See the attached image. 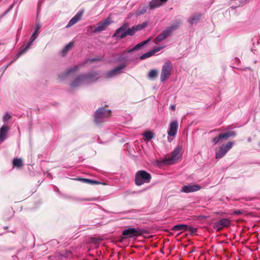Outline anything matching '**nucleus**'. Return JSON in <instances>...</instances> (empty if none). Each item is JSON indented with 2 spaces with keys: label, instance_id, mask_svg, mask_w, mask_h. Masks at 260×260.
<instances>
[{
  "label": "nucleus",
  "instance_id": "1",
  "mask_svg": "<svg viewBox=\"0 0 260 260\" xmlns=\"http://www.w3.org/2000/svg\"><path fill=\"white\" fill-rule=\"evenodd\" d=\"M151 179V175L144 170L136 172L135 177V183L137 186H140L144 183H148Z\"/></svg>",
  "mask_w": 260,
  "mask_h": 260
},
{
  "label": "nucleus",
  "instance_id": "2",
  "mask_svg": "<svg viewBox=\"0 0 260 260\" xmlns=\"http://www.w3.org/2000/svg\"><path fill=\"white\" fill-rule=\"evenodd\" d=\"M122 233L123 235H124L125 237H126L127 239H129L142 236L144 234L147 233V231L145 229L139 228H128L123 230Z\"/></svg>",
  "mask_w": 260,
  "mask_h": 260
},
{
  "label": "nucleus",
  "instance_id": "3",
  "mask_svg": "<svg viewBox=\"0 0 260 260\" xmlns=\"http://www.w3.org/2000/svg\"><path fill=\"white\" fill-rule=\"evenodd\" d=\"M111 111L110 110H106L105 107L99 108L94 114V121L97 124L103 122V119L110 116Z\"/></svg>",
  "mask_w": 260,
  "mask_h": 260
},
{
  "label": "nucleus",
  "instance_id": "4",
  "mask_svg": "<svg viewBox=\"0 0 260 260\" xmlns=\"http://www.w3.org/2000/svg\"><path fill=\"white\" fill-rule=\"evenodd\" d=\"M179 23L177 22L176 24L169 27L167 29L164 30L153 41L154 43L157 44L161 42L166 39L172 32L177 29L179 26Z\"/></svg>",
  "mask_w": 260,
  "mask_h": 260
},
{
  "label": "nucleus",
  "instance_id": "5",
  "mask_svg": "<svg viewBox=\"0 0 260 260\" xmlns=\"http://www.w3.org/2000/svg\"><path fill=\"white\" fill-rule=\"evenodd\" d=\"M41 26H42V25L40 23H39V22L36 23L35 30L34 32V33L32 34V35H31L30 41L27 43L26 46L25 47H24L23 46L22 47L23 48H22V49L17 53V58L20 57L22 54L24 53L26 50H27L28 49V48L31 46L32 42L37 38V36L39 34L38 31L41 29Z\"/></svg>",
  "mask_w": 260,
  "mask_h": 260
},
{
  "label": "nucleus",
  "instance_id": "6",
  "mask_svg": "<svg viewBox=\"0 0 260 260\" xmlns=\"http://www.w3.org/2000/svg\"><path fill=\"white\" fill-rule=\"evenodd\" d=\"M173 66L171 62H165L162 67L160 79L164 82L169 78L171 74Z\"/></svg>",
  "mask_w": 260,
  "mask_h": 260
},
{
  "label": "nucleus",
  "instance_id": "7",
  "mask_svg": "<svg viewBox=\"0 0 260 260\" xmlns=\"http://www.w3.org/2000/svg\"><path fill=\"white\" fill-rule=\"evenodd\" d=\"M181 148L178 146L172 153L171 157L164 159L162 163L164 165H172L175 164L180 157Z\"/></svg>",
  "mask_w": 260,
  "mask_h": 260
},
{
  "label": "nucleus",
  "instance_id": "8",
  "mask_svg": "<svg viewBox=\"0 0 260 260\" xmlns=\"http://www.w3.org/2000/svg\"><path fill=\"white\" fill-rule=\"evenodd\" d=\"M231 221L228 218H221L213 224V228L216 231H221L224 228L230 226Z\"/></svg>",
  "mask_w": 260,
  "mask_h": 260
},
{
  "label": "nucleus",
  "instance_id": "9",
  "mask_svg": "<svg viewBox=\"0 0 260 260\" xmlns=\"http://www.w3.org/2000/svg\"><path fill=\"white\" fill-rule=\"evenodd\" d=\"M111 18L110 17H108L104 21L98 23L97 26L95 27L93 32H97L104 30L106 28L111 24Z\"/></svg>",
  "mask_w": 260,
  "mask_h": 260
},
{
  "label": "nucleus",
  "instance_id": "10",
  "mask_svg": "<svg viewBox=\"0 0 260 260\" xmlns=\"http://www.w3.org/2000/svg\"><path fill=\"white\" fill-rule=\"evenodd\" d=\"M125 67V65L123 64L119 66H118L113 70H111L107 72L106 74L107 78H111L114 76L119 75L122 73L121 70Z\"/></svg>",
  "mask_w": 260,
  "mask_h": 260
},
{
  "label": "nucleus",
  "instance_id": "11",
  "mask_svg": "<svg viewBox=\"0 0 260 260\" xmlns=\"http://www.w3.org/2000/svg\"><path fill=\"white\" fill-rule=\"evenodd\" d=\"M201 187L198 184H189L187 185L184 186L181 190V191L185 193H189L191 192L197 191L200 190Z\"/></svg>",
  "mask_w": 260,
  "mask_h": 260
},
{
  "label": "nucleus",
  "instance_id": "12",
  "mask_svg": "<svg viewBox=\"0 0 260 260\" xmlns=\"http://www.w3.org/2000/svg\"><path fill=\"white\" fill-rule=\"evenodd\" d=\"M98 73L94 72L83 75L86 83H89L91 82L95 81L98 79Z\"/></svg>",
  "mask_w": 260,
  "mask_h": 260
},
{
  "label": "nucleus",
  "instance_id": "13",
  "mask_svg": "<svg viewBox=\"0 0 260 260\" xmlns=\"http://www.w3.org/2000/svg\"><path fill=\"white\" fill-rule=\"evenodd\" d=\"M178 122L176 120L172 121L170 124L168 134L169 136H174L176 135L178 129Z\"/></svg>",
  "mask_w": 260,
  "mask_h": 260
},
{
  "label": "nucleus",
  "instance_id": "14",
  "mask_svg": "<svg viewBox=\"0 0 260 260\" xmlns=\"http://www.w3.org/2000/svg\"><path fill=\"white\" fill-rule=\"evenodd\" d=\"M10 127L6 125H3L0 128V143H2L7 138V134Z\"/></svg>",
  "mask_w": 260,
  "mask_h": 260
},
{
  "label": "nucleus",
  "instance_id": "15",
  "mask_svg": "<svg viewBox=\"0 0 260 260\" xmlns=\"http://www.w3.org/2000/svg\"><path fill=\"white\" fill-rule=\"evenodd\" d=\"M82 15V12H79L78 13H77V14L70 20L69 23L66 26V27H70L74 25L75 24H76V23H77L79 21H80L81 19Z\"/></svg>",
  "mask_w": 260,
  "mask_h": 260
},
{
  "label": "nucleus",
  "instance_id": "16",
  "mask_svg": "<svg viewBox=\"0 0 260 260\" xmlns=\"http://www.w3.org/2000/svg\"><path fill=\"white\" fill-rule=\"evenodd\" d=\"M83 83H86L83 75L77 76L74 80L71 83V86L72 87H76L80 85Z\"/></svg>",
  "mask_w": 260,
  "mask_h": 260
},
{
  "label": "nucleus",
  "instance_id": "17",
  "mask_svg": "<svg viewBox=\"0 0 260 260\" xmlns=\"http://www.w3.org/2000/svg\"><path fill=\"white\" fill-rule=\"evenodd\" d=\"M168 0H152L149 3L150 9H153L160 6L163 3L167 2Z\"/></svg>",
  "mask_w": 260,
  "mask_h": 260
},
{
  "label": "nucleus",
  "instance_id": "18",
  "mask_svg": "<svg viewBox=\"0 0 260 260\" xmlns=\"http://www.w3.org/2000/svg\"><path fill=\"white\" fill-rule=\"evenodd\" d=\"M152 39L151 37H149L147 40L144 41L140 43H138L134 47H133L132 49L128 50L126 51L127 52H132L135 50H138L140 48H141L142 46L147 44L149 42H150Z\"/></svg>",
  "mask_w": 260,
  "mask_h": 260
},
{
  "label": "nucleus",
  "instance_id": "19",
  "mask_svg": "<svg viewBox=\"0 0 260 260\" xmlns=\"http://www.w3.org/2000/svg\"><path fill=\"white\" fill-rule=\"evenodd\" d=\"M79 67L77 66H76L74 67L70 68L68 69L64 73H63L61 75L59 76V77L61 79H63L66 78L68 75L70 73L76 72L79 70Z\"/></svg>",
  "mask_w": 260,
  "mask_h": 260
},
{
  "label": "nucleus",
  "instance_id": "20",
  "mask_svg": "<svg viewBox=\"0 0 260 260\" xmlns=\"http://www.w3.org/2000/svg\"><path fill=\"white\" fill-rule=\"evenodd\" d=\"M188 229V225L186 224H177L172 227V230L173 231H185Z\"/></svg>",
  "mask_w": 260,
  "mask_h": 260
},
{
  "label": "nucleus",
  "instance_id": "21",
  "mask_svg": "<svg viewBox=\"0 0 260 260\" xmlns=\"http://www.w3.org/2000/svg\"><path fill=\"white\" fill-rule=\"evenodd\" d=\"M75 180L81 181V182H82L83 183H85L89 184H91V185L99 184L100 183L98 181L93 180H91V179H86V178H79L76 179Z\"/></svg>",
  "mask_w": 260,
  "mask_h": 260
},
{
  "label": "nucleus",
  "instance_id": "22",
  "mask_svg": "<svg viewBox=\"0 0 260 260\" xmlns=\"http://www.w3.org/2000/svg\"><path fill=\"white\" fill-rule=\"evenodd\" d=\"M136 32L134 26L131 28H128L126 31L122 32L120 36V38L123 39L127 35L133 36Z\"/></svg>",
  "mask_w": 260,
  "mask_h": 260
},
{
  "label": "nucleus",
  "instance_id": "23",
  "mask_svg": "<svg viewBox=\"0 0 260 260\" xmlns=\"http://www.w3.org/2000/svg\"><path fill=\"white\" fill-rule=\"evenodd\" d=\"M220 137H221L222 139H227L228 138L231 137H235L236 136L237 134L234 131H229L223 134H220Z\"/></svg>",
  "mask_w": 260,
  "mask_h": 260
},
{
  "label": "nucleus",
  "instance_id": "24",
  "mask_svg": "<svg viewBox=\"0 0 260 260\" xmlns=\"http://www.w3.org/2000/svg\"><path fill=\"white\" fill-rule=\"evenodd\" d=\"M201 17V14L194 15L188 19V21L190 24H193L197 23L200 19Z\"/></svg>",
  "mask_w": 260,
  "mask_h": 260
},
{
  "label": "nucleus",
  "instance_id": "25",
  "mask_svg": "<svg viewBox=\"0 0 260 260\" xmlns=\"http://www.w3.org/2000/svg\"><path fill=\"white\" fill-rule=\"evenodd\" d=\"M227 152L224 150L221 146L216 153V158L219 159L223 157Z\"/></svg>",
  "mask_w": 260,
  "mask_h": 260
},
{
  "label": "nucleus",
  "instance_id": "26",
  "mask_svg": "<svg viewBox=\"0 0 260 260\" xmlns=\"http://www.w3.org/2000/svg\"><path fill=\"white\" fill-rule=\"evenodd\" d=\"M73 46V42H70L68 44H67L62 49L61 53L62 56H65L68 52L71 49V48Z\"/></svg>",
  "mask_w": 260,
  "mask_h": 260
},
{
  "label": "nucleus",
  "instance_id": "27",
  "mask_svg": "<svg viewBox=\"0 0 260 260\" xmlns=\"http://www.w3.org/2000/svg\"><path fill=\"white\" fill-rule=\"evenodd\" d=\"M127 27H128V25L127 24H124V25H123L122 26H121L120 27H119L116 30L115 34L113 35V37H115V36L118 35L121 32H123L124 31H126V29H127Z\"/></svg>",
  "mask_w": 260,
  "mask_h": 260
},
{
  "label": "nucleus",
  "instance_id": "28",
  "mask_svg": "<svg viewBox=\"0 0 260 260\" xmlns=\"http://www.w3.org/2000/svg\"><path fill=\"white\" fill-rule=\"evenodd\" d=\"M13 165L15 167L20 168L23 166L22 160L20 158H14L13 161Z\"/></svg>",
  "mask_w": 260,
  "mask_h": 260
},
{
  "label": "nucleus",
  "instance_id": "29",
  "mask_svg": "<svg viewBox=\"0 0 260 260\" xmlns=\"http://www.w3.org/2000/svg\"><path fill=\"white\" fill-rule=\"evenodd\" d=\"M234 144V143L233 142H228L226 144L222 145L221 146L223 147L224 150L228 152V151H229L232 148Z\"/></svg>",
  "mask_w": 260,
  "mask_h": 260
},
{
  "label": "nucleus",
  "instance_id": "30",
  "mask_svg": "<svg viewBox=\"0 0 260 260\" xmlns=\"http://www.w3.org/2000/svg\"><path fill=\"white\" fill-rule=\"evenodd\" d=\"M158 75V71L155 69L151 70L148 73V78L153 79Z\"/></svg>",
  "mask_w": 260,
  "mask_h": 260
},
{
  "label": "nucleus",
  "instance_id": "31",
  "mask_svg": "<svg viewBox=\"0 0 260 260\" xmlns=\"http://www.w3.org/2000/svg\"><path fill=\"white\" fill-rule=\"evenodd\" d=\"M153 55H154L153 52L152 50H151L148 52L144 53L142 55H141L140 56V58L141 60H143V59H145L147 58H148V57L152 56Z\"/></svg>",
  "mask_w": 260,
  "mask_h": 260
},
{
  "label": "nucleus",
  "instance_id": "32",
  "mask_svg": "<svg viewBox=\"0 0 260 260\" xmlns=\"http://www.w3.org/2000/svg\"><path fill=\"white\" fill-rule=\"evenodd\" d=\"M143 136L148 140H149L154 137L153 133L150 131L145 132L143 134Z\"/></svg>",
  "mask_w": 260,
  "mask_h": 260
},
{
  "label": "nucleus",
  "instance_id": "33",
  "mask_svg": "<svg viewBox=\"0 0 260 260\" xmlns=\"http://www.w3.org/2000/svg\"><path fill=\"white\" fill-rule=\"evenodd\" d=\"M147 26V23H144L141 24L134 26L136 31L141 30Z\"/></svg>",
  "mask_w": 260,
  "mask_h": 260
},
{
  "label": "nucleus",
  "instance_id": "34",
  "mask_svg": "<svg viewBox=\"0 0 260 260\" xmlns=\"http://www.w3.org/2000/svg\"><path fill=\"white\" fill-rule=\"evenodd\" d=\"M222 138L220 137V134H219L218 136L212 139V142L214 143V145L217 144Z\"/></svg>",
  "mask_w": 260,
  "mask_h": 260
},
{
  "label": "nucleus",
  "instance_id": "35",
  "mask_svg": "<svg viewBox=\"0 0 260 260\" xmlns=\"http://www.w3.org/2000/svg\"><path fill=\"white\" fill-rule=\"evenodd\" d=\"M12 118V117L8 113H6L5 115L3 116V119L4 121L9 120Z\"/></svg>",
  "mask_w": 260,
  "mask_h": 260
},
{
  "label": "nucleus",
  "instance_id": "36",
  "mask_svg": "<svg viewBox=\"0 0 260 260\" xmlns=\"http://www.w3.org/2000/svg\"><path fill=\"white\" fill-rule=\"evenodd\" d=\"M244 213V211L241 210H235L233 214L236 215H240Z\"/></svg>",
  "mask_w": 260,
  "mask_h": 260
},
{
  "label": "nucleus",
  "instance_id": "37",
  "mask_svg": "<svg viewBox=\"0 0 260 260\" xmlns=\"http://www.w3.org/2000/svg\"><path fill=\"white\" fill-rule=\"evenodd\" d=\"M126 239H127V238L125 237V236L124 235H123V233H122L121 236H120L118 238V241L120 243H122L123 241H124Z\"/></svg>",
  "mask_w": 260,
  "mask_h": 260
},
{
  "label": "nucleus",
  "instance_id": "38",
  "mask_svg": "<svg viewBox=\"0 0 260 260\" xmlns=\"http://www.w3.org/2000/svg\"><path fill=\"white\" fill-rule=\"evenodd\" d=\"M187 231H188L191 234H194L196 232L197 229L192 227H188Z\"/></svg>",
  "mask_w": 260,
  "mask_h": 260
},
{
  "label": "nucleus",
  "instance_id": "39",
  "mask_svg": "<svg viewBox=\"0 0 260 260\" xmlns=\"http://www.w3.org/2000/svg\"><path fill=\"white\" fill-rule=\"evenodd\" d=\"M162 48H163L162 47H157V48L152 50V51H153V54H154L155 53L160 51Z\"/></svg>",
  "mask_w": 260,
  "mask_h": 260
},
{
  "label": "nucleus",
  "instance_id": "40",
  "mask_svg": "<svg viewBox=\"0 0 260 260\" xmlns=\"http://www.w3.org/2000/svg\"><path fill=\"white\" fill-rule=\"evenodd\" d=\"M99 60H100V58H92V59H90L89 61L90 62H94V61H99Z\"/></svg>",
  "mask_w": 260,
  "mask_h": 260
},
{
  "label": "nucleus",
  "instance_id": "41",
  "mask_svg": "<svg viewBox=\"0 0 260 260\" xmlns=\"http://www.w3.org/2000/svg\"><path fill=\"white\" fill-rule=\"evenodd\" d=\"M171 109L173 111H174L175 110V105H172L171 106Z\"/></svg>",
  "mask_w": 260,
  "mask_h": 260
},
{
  "label": "nucleus",
  "instance_id": "42",
  "mask_svg": "<svg viewBox=\"0 0 260 260\" xmlns=\"http://www.w3.org/2000/svg\"><path fill=\"white\" fill-rule=\"evenodd\" d=\"M258 146L260 148V142L258 143Z\"/></svg>",
  "mask_w": 260,
  "mask_h": 260
},
{
  "label": "nucleus",
  "instance_id": "43",
  "mask_svg": "<svg viewBox=\"0 0 260 260\" xmlns=\"http://www.w3.org/2000/svg\"><path fill=\"white\" fill-rule=\"evenodd\" d=\"M145 12V11H142V12H141V14H143V13Z\"/></svg>",
  "mask_w": 260,
  "mask_h": 260
},
{
  "label": "nucleus",
  "instance_id": "44",
  "mask_svg": "<svg viewBox=\"0 0 260 260\" xmlns=\"http://www.w3.org/2000/svg\"><path fill=\"white\" fill-rule=\"evenodd\" d=\"M145 12V11H142V12H141V14H143V13Z\"/></svg>",
  "mask_w": 260,
  "mask_h": 260
},
{
  "label": "nucleus",
  "instance_id": "45",
  "mask_svg": "<svg viewBox=\"0 0 260 260\" xmlns=\"http://www.w3.org/2000/svg\"><path fill=\"white\" fill-rule=\"evenodd\" d=\"M145 12V11H142V12H141V14H143V13Z\"/></svg>",
  "mask_w": 260,
  "mask_h": 260
}]
</instances>
